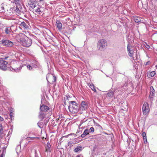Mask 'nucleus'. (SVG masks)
<instances>
[{
  "label": "nucleus",
  "instance_id": "nucleus-1",
  "mask_svg": "<svg viewBox=\"0 0 157 157\" xmlns=\"http://www.w3.org/2000/svg\"><path fill=\"white\" fill-rule=\"evenodd\" d=\"M107 46L106 40L104 39H101L99 40L97 43V48L101 51H104Z\"/></svg>",
  "mask_w": 157,
  "mask_h": 157
},
{
  "label": "nucleus",
  "instance_id": "nucleus-2",
  "mask_svg": "<svg viewBox=\"0 0 157 157\" xmlns=\"http://www.w3.org/2000/svg\"><path fill=\"white\" fill-rule=\"evenodd\" d=\"M20 40L22 45L24 46L29 47L31 45L32 40L25 35L20 38Z\"/></svg>",
  "mask_w": 157,
  "mask_h": 157
},
{
  "label": "nucleus",
  "instance_id": "nucleus-3",
  "mask_svg": "<svg viewBox=\"0 0 157 157\" xmlns=\"http://www.w3.org/2000/svg\"><path fill=\"white\" fill-rule=\"evenodd\" d=\"M68 109L70 112L75 113L78 111L77 104L75 101H69Z\"/></svg>",
  "mask_w": 157,
  "mask_h": 157
},
{
  "label": "nucleus",
  "instance_id": "nucleus-4",
  "mask_svg": "<svg viewBox=\"0 0 157 157\" xmlns=\"http://www.w3.org/2000/svg\"><path fill=\"white\" fill-rule=\"evenodd\" d=\"M10 67L7 61L5 60L4 59L0 58V69L4 71L8 69Z\"/></svg>",
  "mask_w": 157,
  "mask_h": 157
},
{
  "label": "nucleus",
  "instance_id": "nucleus-5",
  "mask_svg": "<svg viewBox=\"0 0 157 157\" xmlns=\"http://www.w3.org/2000/svg\"><path fill=\"white\" fill-rule=\"evenodd\" d=\"M150 109L148 103L147 102H145L144 104L142 107V111L143 114L144 115H147Z\"/></svg>",
  "mask_w": 157,
  "mask_h": 157
},
{
  "label": "nucleus",
  "instance_id": "nucleus-6",
  "mask_svg": "<svg viewBox=\"0 0 157 157\" xmlns=\"http://www.w3.org/2000/svg\"><path fill=\"white\" fill-rule=\"evenodd\" d=\"M3 46L11 47L13 45V42L9 40H2L0 41Z\"/></svg>",
  "mask_w": 157,
  "mask_h": 157
},
{
  "label": "nucleus",
  "instance_id": "nucleus-7",
  "mask_svg": "<svg viewBox=\"0 0 157 157\" xmlns=\"http://www.w3.org/2000/svg\"><path fill=\"white\" fill-rule=\"evenodd\" d=\"M47 81L49 82L48 80H50L52 82H55L56 81V77L52 74H48L46 76Z\"/></svg>",
  "mask_w": 157,
  "mask_h": 157
},
{
  "label": "nucleus",
  "instance_id": "nucleus-8",
  "mask_svg": "<svg viewBox=\"0 0 157 157\" xmlns=\"http://www.w3.org/2000/svg\"><path fill=\"white\" fill-rule=\"evenodd\" d=\"M40 109L41 111L46 112L49 110V108L48 106L42 104L40 105Z\"/></svg>",
  "mask_w": 157,
  "mask_h": 157
},
{
  "label": "nucleus",
  "instance_id": "nucleus-9",
  "mask_svg": "<svg viewBox=\"0 0 157 157\" xmlns=\"http://www.w3.org/2000/svg\"><path fill=\"white\" fill-rule=\"evenodd\" d=\"M154 91L155 90L153 87L151 86L150 88V94L149 96V98L151 100H153L152 98H153V96L154 95Z\"/></svg>",
  "mask_w": 157,
  "mask_h": 157
},
{
  "label": "nucleus",
  "instance_id": "nucleus-10",
  "mask_svg": "<svg viewBox=\"0 0 157 157\" xmlns=\"http://www.w3.org/2000/svg\"><path fill=\"white\" fill-rule=\"evenodd\" d=\"M87 108V105L85 101H82L80 109L82 110H85Z\"/></svg>",
  "mask_w": 157,
  "mask_h": 157
},
{
  "label": "nucleus",
  "instance_id": "nucleus-11",
  "mask_svg": "<svg viewBox=\"0 0 157 157\" xmlns=\"http://www.w3.org/2000/svg\"><path fill=\"white\" fill-rule=\"evenodd\" d=\"M31 64L33 68H36L39 66V63L35 60L33 61Z\"/></svg>",
  "mask_w": 157,
  "mask_h": 157
},
{
  "label": "nucleus",
  "instance_id": "nucleus-12",
  "mask_svg": "<svg viewBox=\"0 0 157 157\" xmlns=\"http://www.w3.org/2000/svg\"><path fill=\"white\" fill-rule=\"evenodd\" d=\"M128 52L130 51H135V48L132 46L130 44H128L127 46Z\"/></svg>",
  "mask_w": 157,
  "mask_h": 157
},
{
  "label": "nucleus",
  "instance_id": "nucleus-13",
  "mask_svg": "<svg viewBox=\"0 0 157 157\" xmlns=\"http://www.w3.org/2000/svg\"><path fill=\"white\" fill-rule=\"evenodd\" d=\"M107 97L109 99L113 97L114 95L113 92L112 90L109 91L107 94Z\"/></svg>",
  "mask_w": 157,
  "mask_h": 157
},
{
  "label": "nucleus",
  "instance_id": "nucleus-14",
  "mask_svg": "<svg viewBox=\"0 0 157 157\" xmlns=\"http://www.w3.org/2000/svg\"><path fill=\"white\" fill-rule=\"evenodd\" d=\"M56 26L59 30H60L62 28V24L59 21H56Z\"/></svg>",
  "mask_w": 157,
  "mask_h": 157
},
{
  "label": "nucleus",
  "instance_id": "nucleus-15",
  "mask_svg": "<svg viewBox=\"0 0 157 157\" xmlns=\"http://www.w3.org/2000/svg\"><path fill=\"white\" fill-rule=\"evenodd\" d=\"M5 32L7 34H10L11 33L12 31L10 27H6L5 29Z\"/></svg>",
  "mask_w": 157,
  "mask_h": 157
},
{
  "label": "nucleus",
  "instance_id": "nucleus-16",
  "mask_svg": "<svg viewBox=\"0 0 157 157\" xmlns=\"http://www.w3.org/2000/svg\"><path fill=\"white\" fill-rule=\"evenodd\" d=\"M20 26L21 28L25 29H26L28 28V26L27 23L24 22H22L21 23Z\"/></svg>",
  "mask_w": 157,
  "mask_h": 157
},
{
  "label": "nucleus",
  "instance_id": "nucleus-17",
  "mask_svg": "<svg viewBox=\"0 0 157 157\" xmlns=\"http://www.w3.org/2000/svg\"><path fill=\"white\" fill-rule=\"evenodd\" d=\"M155 74V71L148 72L147 73V75L148 77L150 78L154 76Z\"/></svg>",
  "mask_w": 157,
  "mask_h": 157
},
{
  "label": "nucleus",
  "instance_id": "nucleus-18",
  "mask_svg": "<svg viewBox=\"0 0 157 157\" xmlns=\"http://www.w3.org/2000/svg\"><path fill=\"white\" fill-rule=\"evenodd\" d=\"M82 149V146H78L74 149V151L75 152H77L79 151H81Z\"/></svg>",
  "mask_w": 157,
  "mask_h": 157
},
{
  "label": "nucleus",
  "instance_id": "nucleus-19",
  "mask_svg": "<svg viewBox=\"0 0 157 157\" xmlns=\"http://www.w3.org/2000/svg\"><path fill=\"white\" fill-rule=\"evenodd\" d=\"M51 147L50 144L49 143H47V146L45 147L46 151L47 152L50 151V147Z\"/></svg>",
  "mask_w": 157,
  "mask_h": 157
},
{
  "label": "nucleus",
  "instance_id": "nucleus-20",
  "mask_svg": "<svg viewBox=\"0 0 157 157\" xmlns=\"http://www.w3.org/2000/svg\"><path fill=\"white\" fill-rule=\"evenodd\" d=\"M133 20L136 23L139 22L141 21L140 18L137 17H133Z\"/></svg>",
  "mask_w": 157,
  "mask_h": 157
},
{
  "label": "nucleus",
  "instance_id": "nucleus-21",
  "mask_svg": "<svg viewBox=\"0 0 157 157\" xmlns=\"http://www.w3.org/2000/svg\"><path fill=\"white\" fill-rule=\"evenodd\" d=\"M89 85V87L92 90L94 91V92H96V90L95 89L94 86L93 84H90Z\"/></svg>",
  "mask_w": 157,
  "mask_h": 157
},
{
  "label": "nucleus",
  "instance_id": "nucleus-22",
  "mask_svg": "<svg viewBox=\"0 0 157 157\" xmlns=\"http://www.w3.org/2000/svg\"><path fill=\"white\" fill-rule=\"evenodd\" d=\"M14 10L16 12L18 13H20L21 12V9H19L18 6H16L15 8H14Z\"/></svg>",
  "mask_w": 157,
  "mask_h": 157
},
{
  "label": "nucleus",
  "instance_id": "nucleus-23",
  "mask_svg": "<svg viewBox=\"0 0 157 157\" xmlns=\"http://www.w3.org/2000/svg\"><path fill=\"white\" fill-rule=\"evenodd\" d=\"M16 151L17 154L18 155L19 153L21 152V146L18 145L16 148Z\"/></svg>",
  "mask_w": 157,
  "mask_h": 157
},
{
  "label": "nucleus",
  "instance_id": "nucleus-24",
  "mask_svg": "<svg viewBox=\"0 0 157 157\" xmlns=\"http://www.w3.org/2000/svg\"><path fill=\"white\" fill-rule=\"evenodd\" d=\"M42 111H41L40 112V114L39 115V117L40 119H42L43 118L44 116V114L42 112Z\"/></svg>",
  "mask_w": 157,
  "mask_h": 157
},
{
  "label": "nucleus",
  "instance_id": "nucleus-25",
  "mask_svg": "<svg viewBox=\"0 0 157 157\" xmlns=\"http://www.w3.org/2000/svg\"><path fill=\"white\" fill-rule=\"evenodd\" d=\"M135 51L128 52L129 56L130 57H132Z\"/></svg>",
  "mask_w": 157,
  "mask_h": 157
},
{
  "label": "nucleus",
  "instance_id": "nucleus-26",
  "mask_svg": "<svg viewBox=\"0 0 157 157\" xmlns=\"http://www.w3.org/2000/svg\"><path fill=\"white\" fill-rule=\"evenodd\" d=\"M13 109H11L10 110V115L11 119L12 118L13 115V111H14V110H13Z\"/></svg>",
  "mask_w": 157,
  "mask_h": 157
},
{
  "label": "nucleus",
  "instance_id": "nucleus-27",
  "mask_svg": "<svg viewBox=\"0 0 157 157\" xmlns=\"http://www.w3.org/2000/svg\"><path fill=\"white\" fill-rule=\"evenodd\" d=\"M88 131L89 130L87 129H85V130L84 131L83 133L86 136L88 135L89 134V132H88Z\"/></svg>",
  "mask_w": 157,
  "mask_h": 157
},
{
  "label": "nucleus",
  "instance_id": "nucleus-28",
  "mask_svg": "<svg viewBox=\"0 0 157 157\" xmlns=\"http://www.w3.org/2000/svg\"><path fill=\"white\" fill-rule=\"evenodd\" d=\"M41 12V11L40 10V8H38L35 10V12L37 14H40Z\"/></svg>",
  "mask_w": 157,
  "mask_h": 157
},
{
  "label": "nucleus",
  "instance_id": "nucleus-29",
  "mask_svg": "<svg viewBox=\"0 0 157 157\" xmlns=\"http://www.w3.org/2000/svg\"><path fill=\"white\" fill-rule=\"evenodd\" d=\"M89 132L90 133H93L94 132V128L93 127H91L89 129Z\"/></svg>",
  "mask_w": 157,
  "mask_h": 157
},
{
  "label": "nucleus",
  "instance_id": "nucleus-30",
  "mask_svg": "<svg viewBox=\"0 0 157 157\" xmlns=\"http://www.w3.org/2000/svg\"><path fill=\"white\" fill-rule=\"evenodd\" d=\"M27 67L28 69L30 70H32L33 68V67L31 65H27Z\"/></svg>",
  "mask_w": 157,
  "mask_h": 157
},
{
  "label": "nucleus",
  "instance_id": "nucleus-31",
  "mask_svg": "<svg viewBox=\"0 0 157 157\" xmlns=\"http://www.w3.org/2000/svg\"><path fill=\"white\" fill-rule=\"evenodd\" d=\"M73 143L72 141H70L68 142V146L71 147L72 146Z\"/></svg>",
  "mask_w": 157,
  "mask_h": 157
},
{
  "label": "nucleus",
  "instance_id": "nucleus-32",
  "mask_svg": "<svg viewBox=\"0 0 157 157\" xmlns=\"http://www.w3.org/2000/svg\"><path fill=\"white\" fill-rule=\"evenodd\" d=\"M3 128L1 124H0V134L2 133Z\"/></svg>",
  "mask_w": 157,
  "mask_h": 157
},
{
  "label": "nucleus",
  "instance_id": "nucleus-33",
  "mask_svg": "<svg viewBox=\"0 0 157 157\" xmlns=\"http://www.w3.org/2000/svg\"><path fill=\"white\" fill-rule=\"evenodd\" d=\"M21 68H20V67H19L18 68H17L15 69L14 71L16 72H19L21 70Z\"/></svg>",
  "mask_w": 157,
  "mask_h": 157
},
{
  "label": "nucleus",
  "instance_id": "nucleus-34",
  "mask_svg": "<svg viewBox=\"0 0 157 157\" xmlns=\"http://www.w3.org/2000/svg\"><path fill=\"white\" fill-rule=\"evenodd\" d=\"M37 125L40 128H41L42 127V124L41 122H38L37 123Z\"/></svg>",
  "mask_w": 157,
  "mask_h": 157
},
{
  "label": "nucleus",
  "instance_id": "nucleus-35",
  "mask_svg": "<svg viewBox=\"0 0 157 157\" xmlns=\"http://www.w3.org/2000/svg\"><path fill=\"white\" fill-rule=\"evenodd\" d=\"M143 139H144V143L146 144V143L147 142V140L146 137H143Z\"/></svg>",
  "mask_w": 157,
  "mask_h": 157
},
{
  "label": "nucleus",
  "instance_id": "nucleus-36",
  "mask_svg": "<svg viewBox=\"0 0 157 157\" xmlns=\"http://www.w3.org/2000/svg\"><path fill=\"white\" fill-rule=\"evenodd\" d=\"M144 46L147 49H149L150 47L149 45H147L146 43H145V44H144Z\"/></svg>",
  "mask_w": 157,
  "mask_h": 157
},
{
  "label": "nucleus",
  "instance_id": "nucleus-37",
  "mask_svg": "<svg viewBox=\"0 0 157 157\" xmlns=\"http://www.w3.org/2000/svg\"><path fill=\"white\" fill-rule=\"evenodd\" d=\"M142 135H143V137H146V133L145 132H143Z\"/></svg>",
  "mask_w": 157,
  "mask_h": 157
},
{
  "label": "nucleus",
  "instance_id": "nucleus-38",
  "mask_svg": "<svg viewBox=\"0 0 157 157\" xmlns=\"http://www.w3.org/2000/svg\"><path fill=\"white\" fill-rule=\"evenodd\" d=\"M86 136L84 135L83 133L81 135V137L82 138Z\"/></svg>",
  "mask_w": 157,
  "mask_h": 157
},
{
  "label": "nucleus",
  "instance_id": "nucleus-39",
  "mask_svg": "<svg viewBox=\"0 0 157 157\" xmlns=\"http://www.w3.org/2000/svg\"><path fill=\"white\" fill-rule=\"evenodd\" d=\"M3 120V118L1 116H0V121H2Z\"/></svg>",
  "mask_w": 157,
  "mask_h": 157
},
{
  "label": "nucleus",
  "instance_id": "nucleus-40",
  "mask_svg": "<svg viewBox=\"0 0 157 157\" xmlns=\"http://www.w3.org/2000/svg\"><path fill=\"white\" fill-rule=\"evenodd\" d=\"M76 157H83L82 155H77Z\"/></svg>",
  "mask_w": 157,
  "mask_h": 157
},
{
  "label": "nucleus",
  "instance_id": "nucleus-41",
  "mask_svg": "<svg viewBox=\"0 0 157 157\" xmlns=\"http://www.w3.org/2000/svg\"><path fill=\"white\" fill-rule=\"evenodd\" d=\"M1 8L2 10H1L0 11H2V12H3V10H4V7H1Z\"/></svg>",
  "mask_w": 157,
  "mask_h": 157
},
{
  "label": "nucleus",
  "instance_id": "nucleus-42",
  "mask_svg": "<svg viewBox=\"0 0 157 157\" xmlns=\"http://www.w3.org/2000/svg\"><path fill=\"white\" fill-rule=\"evenodd\" d=\"M4 155V152H2V153L0 155V157H3Z\"/></svg>",
  "mask_w": 157,
  "mask_h": 157
},
{
  "label": "nucleus",
  "instance_id": "nucleus-43",
  "mask_svg": "<svg viewBox=\"0 0 157 157\" xmlns=\"http://www.w3.org/2000/svg\"><path fill=\"white\" fill-rule=\"evenodd\" d=\"M155 67L157 69V65L155 66Z\"/></svg>",
  "mask_w": 157,
  "mask_h": 157
},
{
  "label": "nucleus",
  "instance_id": "nucleus-44",
  "mask_svg": "<svg viewBox=\"0 0 157 157\" xmlns=\"http://www.w3.org/2000/svg\"><path fill=\"white\" fill-rule=\"evenodd\" d=\"M124 86H127V85H125V84H124Z\"/></svg>",
  "mask_w": 157,
  "mask_h": 157
},
{
  "label": "nucleus",
  "instance_id": "nucleus-45",
  "mask_svg": "<svg viewBox=\"0 0 157 157\" xmlns=\"http://www.w3.org/2000/svg\"><path fill=\"white\" fill-rule=\"evenodd\" d=\"M148 63V62H147V63H146V65H147V64H148V63Z\"/></svg>",
  "mask_w": 157,
  "mask_h": 157
},
{
  "label": "nucleus",
  "instance_id": "nucleus-46",
  "mask_svg": "<svg viewBox=\"0 0 157 157\" xmlns=\"http://www.w3.org/2000/svg\"><path fill=\"white\" fill-rule=\"evenodd\" d=\"M148 63V62H147V63H146V65H147V64H148V63Z\"/></svg>",
  "mask_w": 157,
  "mask_h": 157
},
{
  "label": "nucleus",
  "instance_id": "nucleus-47",
  "mask_svg": "<svg viewBox=\"0 0 157 157\" xmlns=\"http://www.w3.org/2000/svg\"><path fill=\"white\" fill-rule=\"evenodd\" d=\"M81 124H80V125H80V126H81Z\"/></svg>",
  "mask_w": 157,
  "mask_h": 157
},
{
  "label": "nucleus",
  "instance_id": "nucleus-48",
  "mask_svg": "<svg viewBox=\"0 0 157 157\" xmlns=\"http://www.w3.org/2000/svg\"><path fill=\"white\" fill-rule=\"evenodd\" d=\"M31 138H34V137H32Z\"/></svg>",
  "mask_w": 157,
  "mask_h": 157
}]
</instances>
